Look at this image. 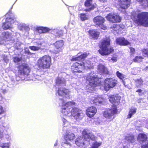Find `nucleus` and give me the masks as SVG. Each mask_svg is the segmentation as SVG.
Segmentation results:
<instances>
[{"mask_svg":"<svg viewBox=\"0 0 148 148\" xmlns=\"http://www.w3.org/2000/svg\"><path fill=\"white\" fill-rule=\"evenodd\" d=\"M89 53H85L78 56L76 57L73 56L72 60L73 61H78V62H76L73 64L71 66L72 71L73 73L78 76L81 75L80 73H83V71L85 69H92L94 66L95 62L97 61V59L95 57H92L86 61L85 62L83 61L84 58H86Z\"/></svg>","mask_w":148,"mask_h":148,"instance_id":"f257e3e1","label":"nucleus"},{"mask_svg":"<svg viewBox=\"0 0 148 148\" xmlns=\"http://www.w3.org/2000/svg\"><path fill=\"white\" fill-rule=\"evenodd\" d=\"M60 101L62 103V107L61 112L65 116L69 117L73 116L77 121L81 120L84 116L82 111L75 107V103L73 101H69L65 103L61 99Z\"/></svg>","mask_w":148,"mask_h":148,"instance_id":"f03ea898","label":"nucleus"},{"mask_svg":"<svg viewBox=\"0 0 148 148\" xmlns=\"http://www.w3.org/2000/svg\"><path fill=\"white\" fill-rule=\"evenodd\" d=\"M121 97L118 95H112L109 97L110 101L113 104L114 106L111 109H108L103 112L104 117L106 119V121L108 123L111 121L114 118V115L116 114L117 110L116 106L120 103Z\"/></svg>","mask_w":148,"mask_h":148,"instance_id":"7ed1b4c3","label":"nucleus"},{"mask_svg":"<svg viewBox=\"0 0 148 148\" xmlns=\"http://www.w3.org/2000/svg\"><path fill=\"white\" fill-rule=\"evenodd\" d=\"M132 18L138 25L148 27V12L140 13L138 10H134L131 13Z\"/></svg>","mask_w":148,"mask_h":148,"instance_id":"20e7f679","label":"nucleus"},{"mask_svg":"<svg viewBox=\"0 0 148 148\" xmlns=\"http://www.w3.org/2000/svg\"><path fill=\"white\" fill-rule=\"evenodd\" d=\"M83 136L78 137L75 143L78 146L83 147L88 145L90 144V140H94L96 138L92 133L88 132L86 130H84L82 132Z\"/></svg>","mask_w":148,"mask_h":148,"instance_id":"39448f33","label":"nucleus"},{"mask_svg":"<svg viewBox=\"0 0 148 148\" xmlns=\"http://www.w3.org/2000/svg\"><path fill=\"white\" fill-rule=\"evenodd\" d=\"M110 40L109 38H106L100 42L99 45L100 49L98 51L101 55H107L113 51L114 49L112 47H109L110 44Z\"/></svg>","mask_w":148,"mask_h":148,"instance_id":"423d86ee","label":"nucleus"},{"mask_svg":"<svg viewBox=\"0 0 148 148\" xmlns=\"http://www.w3.org/2000/svg\"><path fill=\"white\" fill-rule=\"evenodd\" d=\"M51 59L48 55L43 56L37 61L36 65L39 69L43 70L49 69L51 64Z\"/></svg>","mask_w":148,"mask_h":148,"instance_id":"0eeeda50","label":"nucleus"},{"mask_svg":"<svg viewBox=\"0 0 148 148\" xmlns=\"http://www.w3.org/2000/svg\"><path fill=\"white\" fill-rule=\"evenodd\" d=\"M86 82L91 86L90 89L92 90H95V87H99L101 84L100 81L93 72L87 75L86 76Z\"/></svg>","mask_w":148,"mask_h":148,"instance_id":"6e6552de","label":"nucleus"},{"mask_svg":"<svg viewBox=\"0 0 148 148\" xmlns=\"http://www.w3.org/2000/svg\"><path fill=\"white\" fill-rule=\"evenodd\" d=\"M6 18L5 22L3 23L2 27L5 30L10 29L13 27L12 24L16 21L15 17L11 11H9L5 15Z\"/></svg>","mask_w":148,"mask_h":148,"instance_id":"1a4fd4ad","label":"nucleus"},{"mask_svg":"<svg viewBox=\"0 0 148 148\" xmlns=\"http://www.w3.org/2000/svg\"><path fill=\"white\" fill-rule=\"evenodd\" d=\"M19 77L23 79L25 75H27L30 72L29 67L28 65L26 64H23L18 67Z\"/></svg>","mask_w":148,"mask_h":148,"instance_id":"9d476101","label":"nucleus"},{"mask_svg":"<svg viewBox=\"0 0 148 148\" xmlns=\"http://www.w3.org/2000/svg\"><path fill=\"white\" fill-rule=\"evenodd\" d=\"M117 83L116 80L112 78H107L105 80L103 88L106 91L114 87Z\"/></svg>","mask_w":148,"mask_h":148,"instance_id":"9b49d317","label":"nucleus"},{"mask_svg":"<svg viewBox=\"0 0 148 148\" xmlns=\"http://www.w3.org/2000/svg\"><path fill=\"white\" fill-rule=\"evenodd\" d=\"M105 20L104 18L100 16H96L93 19V21L95 24V26L99 27L103 30H106L107 28L106 25L104 24Z\"/></svg>","mask_w":148,"mask_h":148,"instance_id":"f8f14e48","label":"nucleus"},{"mask_svg":"<svg viewBox=\"0 0 148 148\" xmlns=\"http://www.w3.org/2000/svg\"><path fill=\"white\" fill-rule=\"evenodd\" d=\"M147 137L144 134H140L137 138V140L141 144L142 148H148V140H147Z\"/></svg>","mask_w":148,"mask_h":148,"instance_id":"ddd939ff","label":"nucleus"},{"mask_svg":"<svg viewBox=\"0 0 148 148\" xmlns=\"http://www.w3.org/2000/svg\"><path fill=\"white\" fill-rule=\"evenodd\" d=\"M14 33L13 34L10 33L8 32H4L3 33V40L0 39V43L1 44H3L4 43V41L6 42L12 41V42L14 41Z\"/></svg>","mask_w":148,"mask_h":148,"instance_id":"4468645a","label":"nucleus"},{"mask_svg":"<svg viewBox=\"0 0 148 148\" xmlns=\"http://www.w3.org/2000/svg\"><path fill=\"white\" fill-rule=\"evenodd\" d=\"M10 126L1 121H0V138H2L3 136V133L7 132L10 129Z\"/></svg>","mask_w":148,"mask_h":148,"instance_id":"2eb2a0df","label":"nucleus"},{"mask_svg":"<svg viewBox=\"0 0 148 148\" xmlns=\"http://www.w3.org/2000/svg\"><path fill=\"white\" fill-rule=\"evenodd\" d=\"M107 19L112 23L120 22L121 21V18L118 15L112 13L108 14L106 16Z\"/></svg>","mask_w":148,"mask_h":148,"instance_id":"dca6fc26","label":"nucleus"},{"mask_svg":"<svg viewBox=\"0 0 148 148\" xmlns=\"http://www.w3.org/2000/svg\"><path fill=\"white\" fill-rule=\"evenodd\" d=\"M58 95L60 96H65L66 98L69 97L70 92L69 90L64 88H59L57 92Z\"/></svg>","mask_w":148,"mask_h":148,"instance_id":"f3484780","label":"nucleus"},{"mask_svg":"<svg viewBox=\"0 0 148 148\" xmlns=\"http://www.w3.org/2000/svg\"><path fill=\"white\" fill-rule=\"evenodd\" d=\"M89 36L91 38L97 39L99 37L100 32L97 29H90L88 32Z\"/></svg>","mask_w":148,"mask_h":148,"instance_id":"a211bd4d","label":"nucleus"},{"mask_svg":"<svg viewBox=\"0 0 148 148\" xmlns=\"http://www.w3.org/2000/svg\"><path fill=\"white\" fill-rule=\"evenodd\" d=\"M75 137V135L70 132H67L65 136L66 143L69 145H71V143L73 141Z\"/></svg>","mask_w":148,"mask_h":148,"instance_id":"6ab92c4d","label":"nucleus"},{"mask_svg":"<svg viewBox=\"0 0 148 148\" xmlns=\"http://www.w3.org/2000/svg\"><path fill=\"white\" fill-rule=\"evenodd\" d=\"M97 110L95 107H90L88 108L86 110V114L90 118L92 117L96 114Z\"/></svg>","mask_w":148,"mask_h":148,"instance_id":"aec40b11","label":"nucleus"},{"mask_svg":"<svg viewBox=\"0 0 148 148\" xmlns=\"http://www.w3.org/2000/svg\"><path fill=\"white\" fill-rule=\"evenodd\" d=\"M118 3L121 8L124 9L127 8L130 4V0H118Z\"/></svg>","mask_w":148,"mask_h":148,"instance_id":"412c9836","label":"nucleus"},{"mask_svg":"<svg viewBox=\"0 0 148 148\" xmlns=\"http://www.w3.org/2000/svg\"><path fill=\"white\" fill-rule=\"evenodd\" d=\"M92 0H86L85 3V5L86 7L89 8L86 10V11H90L93 9L96 6L95 3L92 4Z\"/></svg>","mask_w":148,"mask_h":148,"instance_id":"4be33fe9","label":"nucleus"},{"mask_svg":"<svg viewBox=\"0 0 148 148\" xmlns=\"http://www.w3.org/2000/svg\"><path fill=\"white\" fill-rule=\"evenodd\" d=\"M116 43L121 46L126 45L129 43V42L124 38H119L116 39Z\"/></svg>","mask_w":148,"mask_h":148,"instance_id":"5701e85b","label":"nucleus"},{"mask_svg":"<svg viewBox=\"0 0 148 148\" xmlns=\"http://www.w3.org/2000/svg\"><path fill=\"white\" fill-rule=\"evenodd\" d=\"M91 100L92 102V103L96 105H99L102 103L103 99L100 97H92L91 98Z\"/></svg>","mask_w":148,"mask_h":148,"instance_id":"b1692460","label":"nucleus"},{"mask_svg":"<svg viewBox=\"0 0 148 148\" xmlns=\"http://www.w3.org/2000/svg\"><path fill=\"white\" fill-rule=\"evenodd\" d=\"M125 139L129 143H133L135 141V138L132 133L127 134L125 136Z\"/></svg>","mask_w":148,"mask_h":148,"instance_id":"393cba45","label":"nucleus"},{"mask_svg":"<svg viewBox=\"0 0 148 148\" xmlns=\"http://www.w3.org/2000/svg\"><path fill=\"white\" fill-rule=\"evenodd\" d=\"M124 26L123 25H118L114 24L111 27V28L113 29V30L116 31L117 33H119V31H121V29L124 27Z\"/></svg>","mask_w":148,"mask_h":148,"instance_id":"a878e982","label":"nucleus"},{"mask_svg":"<svg viewBox=\"0 0 148 148\" xmlns=\"http://www.w3.org/2000/svg\"><path fill=\"white\" fill-rule=\"evenodd\" d=\"M36 29L39 33H46L49 32L50 30L48 27H37Z\"/></svg>","mask_w":148,"mask_h":148,"instance_id":"bb28decb","label":"nucleus"},{"mask_svg":"<svg viewBox=\"0 0 148 148\" xmlns=\"http://www.w3.org/2000/svg\"><path fill=\"white\" fill-rule=\"evenodd\" d=\"M63 45V41L62 40L57 41L54 43L55 47L59 51L61 50Z\"/></svg>","mask_w":148,"mask_h":148,"instance_id":"cd10ccee","label":"nucleus"},{"mask_svg":"<svg viewBox=\"0 0 148 148\" xmlns=\"http://www.w3.org/2000/svg\"><path fill=\"white\" fill-rule=\"evenodd\" d=\"M56 83L58 85L64 86L65 85V81L64 78L58 77L56 79Z\"/></svg>","mask_w":148,"mask_h":148,"instance_id":"c85d7f7f","label":"nucleus"},{"mask_svg":"<svg viewBox=\"0 0 148 148\" xmlns=\"http://www.w3.org/2000/svg\"><path fill=\"white\" fill-rule=\"evenodd\" d=\"M98 71L101 74L103 73H107L108 72L107 69L105 66L101 64H99L98 66Z\"/></svg>","mask_w":148,"mask_h":148,"instance_id":"c756f323","label":"nucleus"},{"mask_svg":"<svg viewBox=\"0 0 148 148\" xmlns=\"http://www.w3.org/2000/svg\"><path fill=\"white\" fill-rule=\"evenodd\" d=\"M116 75L118 77L123 81V84L125 87H127V85H125V82L124 80L126 79V76L123 74L121 73L119 71H117L116 73Z\"/></svg>","mask_w":148,"mask_h":148,"instance_id":"7c9ffc66","label":"nucleus"},{"mask_svg":"<svg viewBox=\"0 0 148 148\" xmlns=\"http://www.w3.org/2000/svg\"><path fill=\"white\" fill-rule=\"evenodd\" d=\"M137 109L134 108H131L129 111V114L127 115V118H130L136 112Z\"/></svg>","mask_w":148,"mask_h":148,"instance_id":"2f4dec72","label":"nucleus"},{"mask_svg":"<svg viewBox=\"0 0 148 148\" xmlns=\"http://www.w3.org/2000/svg\"><path fill=\"white\" fill-rule=\"evenodd\" d=\"M101 144L102 142H101L94 141L92 142L91 147L90 148H98Z\"/></svg>","mask_w":148,"mask_h":148,"instance_id":"473e14b6","label":"nucleus"},{"mask_svg":"<svg viewBox=\"0 0 148 148\" xmlns=\"http://www.w3.org/2000/svg\"><path fill=\"white\" fill-rule=\"evenodd\" d=\"M140 4L144 7H148V0H136Z\"/></svg>","mask_w":148,"mask_h":148,"instance_id":"72a5a7b5","label":"nucleus"},{"mask_svg":"<svg viewBox=\"0 0 148 148\" xmlns=\"http://www.w3.org/2000/svg\"><path fill=\"white\" fill-rule=\"evenodd\" d=\"M140 71V69L139 67H135L132 68L131 69V72L132 74L134 75H136L139 73Z\"/></svg>","mask_w":148,"mask_h":148,"instance_id":"f704fd0d","label":"nucleus"},{"mask_svg":"<svg viewBox=\"0 0 148 148\" xmlns=\"http://www.w3.org/2000/svg\"><path fill=\"white\" fill-rule=\"evenodd\" d=\"M29 48L31 50L33 51H38L40 49H43L44 48H42L41 47H36L35 46H31L29 47Z\"/></svg>","mask_w":148,"mask_h":148,"instance_id":"c9c22d12","label":"nucleus"},{"mask_svg":"<svg viewBox=\"0 0 148 148\" xmlns=\"http://www.w3.org/2000/svg\"><path fill=\"white\" fill-rule=\"evenodd\" d=\"M79 16L80 17L81 20L82 21H84L87 20L88 18V16L86 15L85 14H80L79 15Z\"/></svg>","mask_w":148,"mask_h":148,"instance_id":"e433bc0d","label":"nucleus"},{"mask_svg":"<svg viewBox=\"0 0 148 148\" xmlns=\"http://www.w3.org/2000/svg\"><path fill=\"white\" fill-rule=\"evenodd\" d=\"M143 58L141 56H136L133 60V61L135 62H140L142 61Z\"/></svg>","mask_w":148,"mask_h":148,"instance_id":"4c0bfd02","label":"nucleus"},{"mask_svg":"<svg viewBox=\"0 0 148 148\" xmlns=\"http://www.w3.org/2000/svg\"><path fill=\"white\" fill-rule=\"evenodd\" d=\"M10 146V143H0V147L2 148H9Z\"/></svg>","mask_w":148,"mask_h":148,"instance_id":"58836bf2","label":"nucleus"},{"mask_svg":"<svg viewBox=\"0 0 148 148\" xmlns=\"http://www.w3.org/2000/svg\"><path fill=\"white\" fill-rule=\"evenodd\" d=\"M21 57L19 58L18 57H14L13 58V61L14 62L17 64L19 63L20 62H21Z\"/></svg>","mask_w":148,"mask_h":148,"instance_id":"ea45409f","label":"nucleus"},{"mask_svg":"<svg viewBox=\"0 0 148 148\" xmlns=\"http://www.w3.org/2000/svg\"><path fill=\"white\" fill-rule=\"evenodd\" d=\"M136 84L137 86H139L143 83V81L141 79H137L136 80Z\"/></svg>","mask_w":148,"mask_h":148,"instance_id":"a19ab883","label":"nucleus"},{"mask_svg":"<svg viewBox=\"0 0 148 148\" xmlns=\"http://www.w3.org/2000/svg\"><path fill=\"white\" fill-rule=\"evenodd\" d=\"M109 60L110 62H116L117 61V56H113L111 57H109Z\"/></svg>","mask_w":148,"mask_h":148,"instance_id":"79ce46f5","label":"nucleus"},{"mask_svg":"<svg viewBox=\"0 0 148 148\" xmlns=\"http://www.w3.org/2000/svg\"><path fill=\"white\" fill-rule=\"evenodd\" d=\"M62 120L64 123V129L65 128V127L67 126V125H69V123L64 118H62Z\"/></svg>","mask_w":148,"mask_h":148,"instance_id":"37998d69","label":"nucleus"},{"mask_svg":"<svg viewBox=\"0 0 148 148\" xmlns=\"http://www.w3.org/2000/svg\"><path fill=\"white\" fill-rule=\"evenodd\" d=\"M25 24L23 23H19L18 25V29L20 30H23L25 27Z\"/></svg>","mask_w":148,"mask_h":148,"instance_id":"c03bdc74","label":"nucleus"},{"mask_svg":"<svg viewBox=\"0 0 148 148\" xmlns=\"http://www.w3.org/2000/svg\"><path fill=\"white\" fill-rule=\"evenodd\" d=\"M6 110L2 106L0 105V115L5 113Z\"/></svg>","mask_w":148,"mask_h":148,"instance_id":"a18cd8bd","label":"nucleus"},{"mask_svg":"<svg viewBox=\"0 0 148 148\" xmlns=\"http://www.w3.org/2000/svg\"><path fill=\"white\" fill-rule=\"evenodd\" d=\"M25 53L29 55H31L33 54L32 53L30 52L28 49L27 48H26L24 49Z\"/></svg>","mask_w":148,"mask_h":148,"instance_id":"49530a36","label":"nucleus"},{"mask_svg":"<svg viewBox=\"0 0 148 148\" xmlns=\"http://www.w3.org/2000/svg\"><path fill=\"white\" fill-rule=\"evenodd\" d=\"M130 49L131 56H133V55L135 53V50L132 47H130Z\"/></svg>","mask_w":148,"mask_h":148,"instance_id":"de8ad7c7","label":"nucleus"},{"mask_svg":"<svg viewBox=\"0 0 148 148\" xmlns=\"http://www.w3.org/2000/svg\"><path fill=\"white\" fill-rule=\"evenodd\" d=\"M21 45V43L19 42H18L15 45V47L17 49H19V48L18 47V46H20Z\"/></svg>","mask_w":148,"mask_h":148,"instance_id":"09e8293b","label":"nucleus"},{"mask_svg":"<svg viewBox=\"0 0 148 148\" xmlns=\"http://www.w3.org/2000/svg\"><path fill=\"white\" fill-rule=\"evenodd\" d=\"M36 44L38 45H42L43 44V42L40 41H37L36 42Z\"/></svg>","mask_w":148,"mask_h":148,"instance_id":"8fccbe9b","label":"nucleus"},{"mask_svg":"<svg viewBox=\"0 0 148 148\" xmlns=\"http://www.w3.org/2000/svg\"><path fill=\"white\" fill-rule=\"evenodd\" d=\"M142 52L143 53L145 54L146 56H147V50L145 49H144L142 50Z\"/></svg>","mask_w":148,"mask_h":148,"instance_id":"3c124183","label":"nucleus"},{"mask_svg":"<svg viewBox=\"0 0 148 148\" xmlns=\"http://www.w3.org/2000/svg\"><path fill=\"white\" fill-rule=\"evenodd\" d=\"M4 61H5V62H7L8 61V59L7 57H6V58H4Z\"/></svg>","mask_w":148,"mask_h":148,"instance_id":"603ef678","label":"nucleus"},{"mask_svg":"<svg viewBox=\"0 0 148 148\" xmlns=\"http://www.w3.org/2000/svg\"><path fill=\"white\" fill-rule=\"evenodd\" d=\"M100 2H106L107 0H99Z\"/></svg>","mask_w":148,"mask_h":148,"instance_id":"864d4df0","label":"nucleus"},{"mask_svg":"<svg viewBox=\"0 0 148 148\" xmlns=\"http://www.w3.org/2000/svg\"><path fill=\"white\" fill-rule=\"evenodd\" d=\"M141 91H142V90L140 89H138L136 91V92H141Z\"/></svg>","mask_w":148,"mask_h":148,"instance_id":"5fc2aeb1","label":"nucleus"},{"mask_svg":"<svg viewBox=\"0 0 148 148\" xmlns=\"http://www.w3.org/2000/svg\"><path fill=\"white\" fill-rule=\"evenodd\" d=\"M57 144H58V142H57V141L56 140V143H55V144L54 145V146H56L57 145Z\"/></svg>","mask_w":148,"mask_h":148,"instance_id":"6e6d98bb","label":"nucleus"},{"mask_svg":"<svg viewBox=\"0 0 148 148\" xmlns=\"http://www.w3.org/2000/svg\"><path fill=\"white\" fill-rule=\"evenodd\" d=\"M146 128H148V122H147V123H146Z\"/></svg>","mask_w":148,"mask_h":148,"instance_id":"4d7b16f0","label":"nucleus"},{"mask_svg":"<svg viewBox=\"0 0 148 148\" xmlns=\"http://www.w3.org/2000/svg\"><path fill=\"white\" fill-rule=\"evenodd\" d=\"M137 126V127H136V129L137 130H139V129L138 128V126Z\"/></svg>","mask_w":148,"mask_h":148,"instance_id":"13d9d810","label":"nucleus"},{"mask_svg":"<svg viewBox=\"0 0 148 148\" xmlns=\"http://www.w3.org/2000/svg\"><path fill=\"white\" fill-rule=\"evenodd\" d=\"M147 57H148V53H147V56H146Z\"/></svg>","mask_w":148,"mask_h":148,"instance_id":"bf43d9fd","label":"nucleus"},{"mask_svg":"<svg viewBox=\"0 0 148 148\" xmlns=\"http://www.w3.org/2000/svg\"><path fill=\"white\" fill-rule=\"evenodd\" d=\"M129 89H130V87H127Z\"/></svg>","mask_w":148,"mask_h":148,"instance_id":"052dcab7","label":"nucleus"},{"mask_svg":"<svg viewBox=\"0 0 148 148\" xmlns=\"http://www.w3.org/2000/svg\"><path fill=\"white\" fill-rule=\"evenodd\" d=\"M98 88H101L100 87H99Z\"/></svg>","mask_w":148,"mask_h":148,"instance_id":"680f3d73","label":"nucleus"},{"mask_svg":"<svg viewBox=\"0 0 148 148\" xmlns=\"http://www.w3.org/2000/svg\"><path fill=\"white\" fill-rule=\"evenodd\" d=\"M43 46H45V45H43Z\"/></svg>","mask_w":148,"mask_h":148,"instance_id":"e2e57ef3","label":"nucleus"},{"mask_svg":"<svg viewBox=\"0 0 148 148\" xmlns=\"http://www.w3.org/2000/svg\"><path fill=\"white\" fill-rule=\"evenodd\" d=\"M123 148H125V147H124Z\"/></svg>","mask_w":148,"mask_h":148,"instance_id":"0e129e2a","label":"nucleus"}]
</instances>
